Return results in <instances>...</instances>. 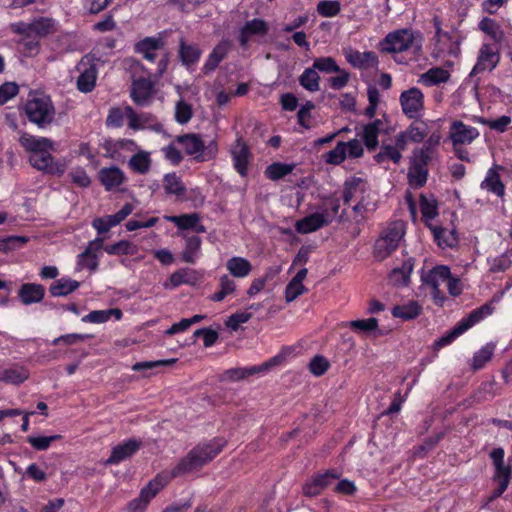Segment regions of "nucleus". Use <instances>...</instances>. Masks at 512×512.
<instances>
[{
    "mask_svg": "<svg viewBox=\"0 0 512 512\" xmlns=\"http://www.w3.org/2000/svg\"><path fill=\"white\" fill-rule=\"evenodd\" d=\"M430 229L439 247H453L457 243V238L454 231L437 226H433Z\"/></svg>",
    "mask_w": 512,
    "mask_h": 512,
    "instance_id": "nucleus-48",
    "label": "nucleus"
},
{
    "mask_svg": "<svg viewBox=\"0 0 512 512\" xmlns=\"http://www.w3.org/2000/svg\"><path fill=\"white\" fill-rule=\"evenodd\" d=\"M185 153L198 162H205L213 159L217 154V145L214 141L205 146L201 137L196 134H186L177 137Z\"/></svg>",
    "mask_w": 512,
    "mask_h": 512,
    "instance_id": "nucleus-7",
    "label": "nucleus"
},
{
    "mask_svg": "<svg viewBox=\"0 0 512 512\" xmlns=\"http://www.w3.org/2000/svg\"><path fill=\"white\" fill-rule=\"evenodd\" d=\"M20 51L26 57H32L38 53V41L30 36L22 38L19 42Z\"/></svg>",
    "mask_w": 512,
    "mask_h": 512,
    "instance_id": "nucleus-64",
    "label": "nucleus"
},
{
    "mask_svg": "<svg viewBox=\"0 0 512 512\" xmlns=\"http://www.w3.org/2000/svg\"><path fill=\"white\" fill-rule=\"evenodd\" d=\"M123 316V313L118 308H110L106 310H94L82 317V322L102 324L108 322L111 318L119 321Z\"/></svg>",
    "mask_w": 512,
    "mask_h": 512,
    "instance_id": "nucleus-34",
    "label": "nucleus"
},
{
    "mask_svg": "<svg viewBox=\"0 0 512 512\" xmlns=\"http://www.w3.org/2000/svg\"><path fill=\"white\" fill-rule=\"evenodd\" d=\"M164 218L174 223L181 230L193 229L200 220L197 213L183 214L180 216H165Z\"/></svg>",
    "mask_w": 512,
    "mask_h": 512,
    "instance_id": "nucleus-52",
    "label": "nucleus"
},
{
    "mask_svg": "<svg viewBox=\"0 0 512 512\" xmlns=\"http://www.w3.org/2000/svg\"><path fill=\"white\" fill-rule=\"evenodd\" d=\"M103 241V238L97 237L88 243L86 249L77 257L76 270L88 269L91 272L97 270L99 259L96 252L103 248Z\"/></svg>",
    "mask_w": 512,
    "mask_h": 512,
    "instance_id": "nucleus-14",
    "label": "nucleus"
},
{
    "mask_svg": "<svg viewBox=\"0 0 512 512\" xmlns=\"http://www.w3.org/2000/svg\"><path fill=\"white\" fill-rule=\"evenodd\" d=\"M300 85L309 92H317L320 89V76L312 66L306 68L299 76Z\"/></svg>",
    "mask_w": 512,
    "mask_h": 512,
    "instance_id": "nucleus-46",
    "label": "nucleus"
},
{
    "mask_svg": "<svg viewBox=\"0 0 512 512\" xmlns=\"http://www.w3.org/2000/svg\"><path fill=\"white\" fill-rule=\"evenodd\" d=\"M226 445L223 438H214L209 442L198 444L175 468L170 476L174 477L182 472L196 470L214 459Z\"/></svg>",
    "mask_w": 512,
    "mask_h": 512,
    "instance_id": "nucleus-3",
    "label": "nucleus"
},
{
    "mask_svg": "<svg viewBox=\"0 0 512 512\" xmlns=\"http://www.w3.org/2000/svg\"><path fill=\"white\" fill-rule=\"evenodd\" d=\"M421 311V305L417 301L412 300L407 303L394 306L391 313L395 318L408 321L416 318Z\"/></svg>",
    "mask_w": 512,
    "mask_h": 512,
    "instance_id": "nucleus-36",
    "label": "nucleus"
},
{
    "mask_svg": "<svg viewBox=\"0 0 512 512\" xmlns=\"http://www.w3.org/2000/svg\"><path fill=\"white\" fill-rule=\"evenodd\" d=\"M19 143L29 152V162L34 168L53 175L64 173V165L55 162L51 155L54 143L50 139L23 132L19 137Z\"/></svg>",
    "mask_w": 512,
    "mask_h": 512,
    "instance_id": "nucleus-2",
    "label": "nucleus"
},
{
    "mask_svg": "<svg viewBox=\"0 0 512 512\" xmlns=\"http://www.w3.org/2000/svg\"><path fill=\"white\" fill-rule=\"evenodd\" d=\"M500 54L498 49L491 44L484 43L480 47L477 62L473 67L472 73H481L492 71L498 65Z\"/></svg>",
    "mask_w": 512,
    "mask_h": 512,
    "instance_id": "nucleus-15",
    "label": "nucleus"
},
{
    "mask_svg": "<svg viewBox=\"0 0 512 512\" xmlns=\"http://www.w3.org/2000/svg\"><path fill=\"white\" fill-rule=\"evenodd\" d=\"M164 188L167 194L182 196L185 193V186L176 173H168L164 176Z\"/></svg>",
    "mask_w": 512,
    "mask_h": 512,
    "instance_id": "nucleus-50",
    "label": "nucleus"
},
{
    "mask_svg": "<svg viewBox=\"0 0 512 512\" xmlns=\"http://www.w3.org/2000/svg\"><path fill=\"white\" fill-rule=\"evenodd\" d=\"M280 360L281 356H275L260 365L230 369L226 371L225 377L232 381H238L254 374H263L272 367L276 366Z\"/></svg>",
    "mask_w": 512,
    "mask_h": 512,
    "instance_id": "nucleus-16",
    "label": "nucleus"
},
{
    "mask_svg": "<svg viewBox=\"0 0 512 512\" xmlns=\"http://www.w3.org/2000/svg\"><path fill=\"white\" fill-rule=\"evenodd\" d=\"M419 205L423 221L429 228L433 227L431 221L438 216V202L436 198L432 194H421Z\"/></svg>",
    "mask_w": 512,
    "mask_h": 512,
    "instance_id": "nucleus-28",
    "label": "nucleus"
},
{
    "mask_svg": "<svg viewBox=\"0 0 512 512\" xmlns=\"http://www.w3.org/2000/svg\"><path fill=\"white\" fill-rule=\"evenodd\" d=\"M479 135V130L476 127L462 121L455 120L450 125L449 138L453 147L470 145Z\"/></svg>",
    "mask_w": 512,
    "mask_h": 512,
    "instance_id": "nucleus-13",
    "label": "nucleus"
},
{
    "mask_svg": "<svg viewBox=\"0 0 512 512\" xmlns=\"http://www.w3.org/2000/svg\"><path fill=\"white\" fill-rule=\"evenodd\" d=\"M495 344L490 342L481 347L477 352L474 353L471 360V367L474 370H479L490 361L494 354Z\"/></svg>",
    "mask_w": 512,
    "mask_h": 512,
    "instance_id": "nucleus-47",
    "label": "nucleus"
},
{
    "mask_svg": "<svg viewBox=\"0 0 512 512\" xmlns=\"http://www.w3.org/2000/svg\"><path fill=\"white\" fill-rule=\"evenodd\" d=\"M450 73L448 70L441 67L430 68L425 73L419 76L418 82L424 86H436L448 82Z\"/></svg>",
    "mask_w": 512,
    "mask_h": 512,
    "instance_id": "nucleus-33",
    "label": "nucleus"
},
{
    "mask_svg": "<svg viewBox=\"0 0 512 512\" xmlns=\"http://www.w3.org/2000/svg\"><path fill=\"white\" fill-rule=\"evenodd\" d=\"M366 190V182L361 178L352 177L345 182L344 186V202L351 204L356 213L370 210L368 204L364 202V193Z\"/></svg>",
    "mask_w": 512,
    "mask_h": 512,
    "instance_id": "nucleus-10",
    "label": "nucleus"
},
{
    "mask_svg": "<svg viewBox=\"0 0 512 512\" xmlns=\"http://www.w3.org/2000/svg\"><path fill=\"white\" fill-rule=\"evenodd\" d=\"M343 54L346 61L358 69H368L378 64L377 56L372 51L360 52L353 48H346Z\"/></svg>",
    "mask_w": 512,
    "mask_h": 512,
    "instance_id": "nucleus-18",
    "label": "nucleus"
},
{
    "mask_svg": "<svg viewBox=\"0 0 512 512\" xmlns=\"http://www.w3.org/2000/svg\"><path fill=\"white\" fill-rule=\"evenodd\" d=\"M228 275L232 278L244 279L252 272L251 262L241 256H233L226 261L225 264Z\"/></svg>",
    "mask_w": 512,
    "mask_h": 512,
    "instance_id": "nucleus-24",
    "label": "nucleus"
},
{
    "mask_svg": "<svg viewBox=\"0 0 512 512\" xmlns=\"http://www.w3.org/2000/svg\"><path fill=\"white\" fill-rule=\"evenodd\" d=\"M308 270L306 268L300 269L297 274L289 281L285 289V300L290 303L297 297L306 292L303 281L307 277Z\"/></svg>",
    "mask_w": 512,
    "mask_h": 512,
    "instance_id": "nucleus-26",
    "label": "nucleus"
},
{
    "mask_svg": "<svg viewBox=\"0 0 512 512\" xmlns=\"http://www.w3.org/2000/svg\"><path fill=\"white\" fill-rule=\"evenodd\" d=\"M237 292V283L228 274H223L218 279V289L209 299L213 302H222L227 297H233Z\"/></svg>",
    "mask_w": 512,
    "mask_h": 512,
    "instance_id": "nucleus-25",
    "label": "nucleus"
},
{
    "mask_svg": "<svg viewBox=\"0 0 512 512\" xmlns=\"http://www.w3.org/2000/svg\"><path fill=\"white\" fill-rule=\"evenodd\" d=\"M313 67L315 68L316 71L327 74L336 73L337 71H340V66L332 57L316 58L313 62Z\"/></svg>",
    "mask_w": 512,
    "mask_h": 512,
    "instance_id": "nucleus-56",
    "label": "nucleus"
},
{
    "mask_svg": "<svg viewBox=\"0 0 512 512\" xmlns=\"http://www.w3.org/2000/svg\"><path fill=\"white\" fill-rule=\"evenodd\" d=\"M44 295L45 289L40 284L26 283L19 290V298L26 305L42 301Z\"/></svg>",
    "mask_w": 512,
    "mask_h": 512,
    "instance_id": "nucleus-32",
    "label": "nucleus"
},
{
    "mask_svg": "<svg viewBox=\"0 0 512 512\" xmlns=\"http://www.w3.org/2000/svg\"><path fill=\"white\" fill-rule=\"evenodd\" d=\"M25 113L30 122L43 128L55 118V108L50 97L43 94L30 95L25 104Z\"/></svg>",
    "mask_w": 512,
    "mask_h": 512,
    "instance_id": "nucleus-4",
    "label": "nucleus"
},
{
    "mask_svg": "<svg viewBox=\"0 0 512 512\" xmlns=\"http://www.w3.org/2000/svg\"><path fill=\"white\" fill-rule=\"evenodd\" d=\"M481 122L487 125L490 129L503 133L507 130L508 126L511 124L512 119L510 116L502 115L496 119H483Z\"/></svg>",
    "mask_w": 512,
    "mask_h": 512,
    "instance_id": "nucleus-60",
    "label": "nucleus"
},
{
    "mask_svg": "<svg viewBox=\"0 0 512 512\" xmlns=\"http://www.w3.org/2000/svg\"><path fill=\"white\" fill-rule=\"evenodd\" d=\"M171 478L169 473L158 474L142 488L139 497L129 502L127 512H144L149 502L168 484Z\"/></svg>",
    "mask_w": 512,
    "mask_h": 512,
    "instance_id": "nucleus-8",
    "label": "nucleus"
},
{
    "mask_svg": "<svg viewBox=\"0 0 512 512\" xmlns=\"http://www.w3.org/2000/svg\"><path fill=\"white\" fill-rule=\"evenodd\" d=\"M123 69L128 73L132 79H143L150 76L144 66L134 58H126L122 62Z\"/></svg>",
    "mask_w": 512,
    "mask_h": 512,
    "instance_id": "nucleus-49",
    "label": "nucleus"
},
{
    "mask_svg": "<svg viewBox=\"0 0 512 512\" xmlns=\"http://www.w3.org/2000/svg\"><path fill=\"white\" fill-rule=\"evenodd\" d=\"M79 286L80 283L78 281L68 277H62L51 284L49 291L54 297H63L74 292Z\"/></svg>",
    "mask_w": 512,
    "mask_h": 512,
    "instance_id": "nucleus-37",
    "label": "nucleus"
},
{
    "mask_svg": "<svg viewBox=\"0 0 512 512\" xmlns=\"http://www.w3.org/2000/svg\"><path fill=\"white\" fill-rule=\"evenodd\" d=\"M326 163L332 165L341 164L346 158L347 154L344 149V142L340 141L337 143L336 147L329 152H327L324 156Z\"/></svg>",
    "mask_w": 512,
    "mask_h": 512,
    "instance_id": "nucleus-58",
    "label": "nucleus"
},
{
    "mask_svg": "<svg viewBox=\"0 0 512 512\" xmlns=\"http://www.w3.org/2000/svg\"><path fill=\"white\" fill-rule=\"evenodd\" d=\"M96 76L97 71L94 66H89L88 68L81 71L77 79L78 90L83 93L91 92L95 87Z\"/></svg>",
    "mask_w": 512,
    "mask_h": 512,
    "instance_id": "nucleus-45",
    "label": "nucleus"
},
{
    "mask_svg": "<svg viewBox=\"0 0 512 512\" xmlns=\"http://www.w3.org/2000/svg\"><path fill=\"white\" fill-rule=\"evenodd\" d=\"M269 30L268 24L263 19H252L247 21L240 29L239 42L242 47H246L254 36H264Z\"/></svg>",
    "mask_w": 512,
    "mask_h": 512,
    "instance_id": "nucleus-19",
    "label": "nucleus"
},
{
    "mask_svg": "<svg viewBox=\"0 0 512 512\" xmlns=\"http://www.w3.org/2000/svg\"><path fill=\"white\" fill-rule=\"evenodd\" d=\"M152 160L149 152L144 150H139L136 152L128 162L131 170L138 174H146L149 172L151 168Z\"/></svg>",
    "mask_w": 512,
    "mask_h": 512,
    "instance_id": "nucleus-40",
    "label": "nucleus"
},
{
    "mask_svg": "<svg viewBox=\"0 0 512 512\" xmlns=\"http://www.w3.org/2000/svg\"><path fill=\"white\" fill-rule=\"evenodd\" d=\"M201 255V239L198 236L186 238L182 260L186 263H195Z\"/></svg>",
    "mask_w": 512,
    "mask_h": 512,
    "instance_id": "nucleus-41",
    "label": "nucleus"
},
{
    "mask_svg": "<svg viewBox=\"0 0 512 512\" xmlns=\"http://www.w3.org/2000/svg\"><path fill=\"white\" fill-rule=\"evenodd\" d=\"M402 158L401 152L399 148L395 147L393 144H384L381 147L380 152L376 155V159L378 162L384 161L386 159L392 160L394 163H398Z\"/></svg>",
    "mask_w": 512,
    "mask_h": 512,
    "instance_id": "nucleus-57",
    "label": "nucleus"
},
{
    "mask_svg": "<svg viewBox=\"0 0 512 512\" xmlns=\"http://www.w3.org/2000/svg\"><path fill=\"white\" fill-rule=\"evenodd\" d=\"M29 370L20 364L0 366V381L7 384L19 385L29 378Z\"/></svg>",
    "mask_w": 512,
    "mask_h": 512,
    "instance_id": "nucleus-21",
    "label": "nucleus"
},
{
    "mask_svg": "<svg viewBox=\"0 0 512 512\" xmlns=\"http://www.w3.org/2000/svg\"><path fill=\"white\" fill-rule=\"evenodd\" d=\"M99 179L106 190L119 187L125 180L123 171L116 167L102 168L99 172Z\"/></svg>",
    "mask_w": 512,
    "mask_h": 512,
    "instance_id": "nucleus-29",
    "label": "nucleus"
},
{
    "mask_svg": "<svg viewBox=\"0 0 512 512\" xmlns=\"http://www.w3.org/2000/svg\"><path fill=\"white\" fill-rule=\"evenodd\" d=\"M339 204L332 202L331 207H320L316 212L295 222V230L300 234L315 232L331 223L338 214Z\"/></svg>",
    "mask_w": 512,
    "mask_h": 512,
    "instance_id": "nucleus-6",
    "label": "nucleus"
},
{
    "mask_svg": "<svg viewBox=\"0 0 512 512\" xmlns=\"http://www.w3.org/2000/svg\"><path fill=\"white\" fill-rule=\"evenodd\" d=\"M295 167V163L274 162L266 167L264 175L269 180L277 181L291 174Z\"/></svg>",
    "mask_w": 512,
    "mask_h": 512,
    "instance_id": "nucleus-39",
    "label": "nucleus"
},
{
    "mask_svg": "<svg viewBox=\"0 0 512 512\" xmlns=\"http://www.w3.org/2000/svg\"><path fill=\"white\" fill-rule=\"evenodd\" d=\"M428 162L425 151H414L408 168V183L412 188L425 185L428 177Z\"/></svg>",
    "mask_w": 512,
    "mask_h": 512,
    "instance_id": "nucleus-11",
    "label": "nucleus"
},
{
    "mask_svg": "<svg viewBox=\"0 0 512 512\" xmlns=\"http://www.w3.org/2000/svg\"><path fill=\"white\" fill-rule=\"evenodd\" d=\"M230 155L234 169L240 176L246 177L248 174V166L252 160V153L241 137L237 138L231 145Z\"/></svg>",
    "mask_w": 512,
    "mask_h": 512,
    "instance_id": "nucleus-12",
    "label": "nucleus"
},
{
    "mask_svg": "<svg viewBox=\"0 0 512 512\" xmlns=\"http://www.w3.org/2000/svg\"><path fill=\"white\" fill-rule=\"evenodd\" d=\"M61 435L55 434L51 436H43V435H31L27 437V442L37 451H45L47 450L51 443L59 440Z\"/></svg>",
    "mask_w": 512,
    "mask_h": 512,
    "instance_id": "nucleus-53",
    "label": "nucleus"
},
{
    "mask_svg": "<svg viewBox=\"0 0 512 512\" xmlns=\"http://www.w3.org/2000/svg\"><path fill=\"white\" fill-rule=\"evenodd\" d=\"M414 261L411 257L406 258L400 267H395L389 274V280L393 285L404 286L410 280L413 271Z\"/></svg>",
    "mask_w": 512,
    "mask_h": 512,
    "instance_id": "nucleus-30",
    "label": "nucleus"
},
{
    "mask_svg": "<svg viewBox=\"0 0 512 512\" xmlns=\"http://www.w3.org/2000/svg\"><path fill=\"white\" fill-rule=\"evenodd\" d=\"M153 94V83L150 76L143 79H135L132 82L131 98L139 106L149 104Z\"/></svg>",
    "mask_w": 512,
    "mask_h": 512,
    "instance_id": "nucleus-20",
    "label": "nucleus"
},
{
    "mask_svg": "<svg viewBox=\"0 0 512 512\" xmlns=\"http://www.w3.org/2000/svg\"><path fill=\"white\" fill-rule=\"evenodd\" d=\"M341 11V4L337 0H323L317 4V12L323 17H334Z\"/></svg>",
    "mask_w": 512,
    "mask_h": 512,
    "instance_id": "nucleus-55",
    "label": "nucleus"
},
{
    "mask_svg": "<svg viewBox=\"0 0 512 512\" xmlns=\"http://www.w3.org/2000/svg\"><path fill=\"white\" fill-rule=\"evenodd\" d=\"M200 274L190 268H182L175 271L166 281L163 286L165 289H174L180 285H196L200 280Z\"/></svg>",
    "mask_w": 512,
    "mask_h": 512,
    "instance_id": "nucleus-22",
    "label": "nucleus"
},
{
    "mask_svg": "<svg viewBox=\"0 0 512 512\" xmlns=\"http://www.w3.org/2000/svg\"><path fill=\"white\" fill-rule=\"evenodd\" d=\"M162 44L160 38L147 37L136 43L135 50L143 55L146 60L154 62L157 58V51L162 47Z\"/></svg>",
    "mask_w": 512,
    "mask_h": 512,
    "instance_id": "nucleus-31",
    "label": "nucleus"
},
{
    "mask_svg": "<svg viewBox=\"0 0 512 512\" xmlns=\"http://www.w3.org/2000/svg\"><path fill=\"white\" fill-rule=\"evenodd\" d=\"M502 169L499 165H493L488 169L484 180L481 182L480 187L498 197H503L505 193V186L501 181L499 171Z\"/></svg>",
    "mask_w": 512,
    "mask_h": 512,
    "instance_id": "nucleus-23",
    "label": "nucleus"
},
{
    "mask_svg": "<svg viewBox=\"0 0 512 512\" xmlns=\"http://www.w3.org/2000/svg\"><path fill=\"white\" fill-rule=\"evenodd\" d=\"M336 76L330 77L328 80L329 86L334 90L343 89L350 80V73L340 67V71L336 72Z\"/></svg>",
    "mask_w": 512,
    "mask_h": 512,
    "instance_id": "nucleus-63",
    "label": "nucleus"
},
{
    "mask_svg": "<svg viewBox=\"0 0 512 512\" xmlns=\"http://www.w3.org/2000/svg\"><path fill=\"white\" fill-rule=\"evenodd\" d=\"M346 325L349 326L355 332L370 333L372 331L377 330L378 320L373 317L362 320H352L347 322Z\"/></svg>",
    "mask_w": 512,
    "mask_h": 512,
    "instance_id": "nucleus-54",
    "label": "nucleus"
},
{
    "mask_svg": "<svg viewBox=\"0 0 512 512\" xmlns=\"http://www.w3.org/2000/svg\"><path fill=\"white\" fill-rule=\"evenodd\" d=\"M493 310L494 308L490 304H485L480 308L473 310L467 317L461 319L451 331L436 340L434 343L435 348L440 349L451 344L457 337L462 335L468 329L491 315Z\"/></svg>",
    "mask_w": 512,
    "mask_h": 512,
    "instance_id": "nucleus-5",
    "label": "nucleus"
},
{
    "mask_svg": "<svg viewBox=\"0 0 512 512\" xmlns=\"http://www.w3.org/2000/svg\"><path fill=\"white\" fill-rule=\"evenodd\" d=\"M399 101L402 112L410 119H419L424 111V94L416 87H412L400 94Z\"/></svg>",
    "mask_w": 512,
    "mask_h": 512,
    "instance_id": "nucleus-9",
    "label": "nucleus"
},
{
    "mask_svg": "<svg viewBox=\"0 0 512 512\" xmlns=\"http://www.w3.org/2000/svg\"><path fill=\"white\" fill-rule=\"evenodd\" d=\"M382 53L390 54L398 63H403L404 54L418 57L423 49V36L411 28H400L389 32L378 44Z\"/></svg>",
    "mask_w": 512,
    "mask_h": 512,
    "instance_id": "nucleus-1",
    "label": "nucleus"
},
{
    "mask_svg": "<svg viewBox=\"0 0 512 512\" xmlns=\"http://www.w3.org/2000/svg\"><path fill=\"white\" fill-rule=\"evenodd\" d=\"M201 50L197 45L187 44L184 41L180 42L179 54L182 63L189 67L198 62L201 56Z\"/></svg>",
    "mask_w": 512,
    "mask_h": 512,
    "instance_id": "nucleus-44",
    "label": "nucleus"
},
{
    "mask_svg": "<svg viewBox=\"0 0 512 512\" xmlns=\"http://www.w3.org/2000/svg\"><path fill=\"white\" fill-rule=\"evenodd\" d=\"M54 22L49 18H39L31 22V33L45 35L53 28Z\"/></svg>",
    "mask_w": 512,
    "mask_h": 512,
    "instance_id": "nucleus-62",
    "label": "nucleus"
},
{
    "mask_svg": "<svg viewBox=\"0 0 512 512\" xmlns=\"http://www.w3.org/2000/svg\"><path fill=\"white\" fill-rule=\"evenodd\" d=\"M404 234V223L402 221H395L387 226V228L383 231L380 237L382 239H385L386 242L388 241L397 248Z\"/></svg>",
    "mask_w": 512,
    "mask_h": 512,
    "instance_id": "nucleus-42",
    "label": "nucleus"
},
{
    "mask_svg": "<svg viewBox=\"0 0 512 512\" xmlns=\"http://www.w3.org/2000/svg\"><path fill=\"white\" fill-rule=\"evenodd\" d=\"M141 441L137 439H128L112 448L110 457L105 461V465H117L122 461L134 455L141 446Z\"/></svg>",
    "mask_w": 512,
    "mask_h": 512,
    "instance_id": "nucleus-17",
    "label": "nucleus"
},
{
    "mask_svg": "<svg viewBox=\"0 0 512 512\" xmlns=\"http://www.w3.org/2000/svg\"><path fill=\"white\" fill-rule=\"evenodd\" d=\"M104 251L109 255L132 256L138 253V246L128 240H121L115 244L106 245Z\"/></svg>",
    "mask_w": 512,
    "mask_h": 512,
    "instance_id": "nucleus-43",
    "label": "nucleus"
},
{
    "mask_svg": "<svg viewBox=\"0 0 512 512\" xmlns=\"http://www.w3.org/2000/svg\"><path fill=\"white\" fill-rule=\"evenodd\" d=\"M395 249L396 247L394 245L379 237L374 245V256L377 260L382 261L386 259Z\"/></svg>",
    "mask_w": 512,
    "mask_h": 512,
    "instance_id": "nucleus-59",
    "label": "nucleus"
},
{
    "mask_svg": "<svg viewBox=\"0 0 512 512\" xmlns=\"http://www.w3.org/2000/svg\"><path fill=\"white\" fill-rule=\"evenodd\" d=\"M384 129V123L380 119H376L363 127V140L369 150H373L378 146L379 133L384 131Z\"/></svg>",
    "mask_w": 512,
    "mask_h": 512,
    "instance_id": "nucleus-35",
    "label": "nucleus"
},
{
    "mask_svg": "<svg viewBox=\"0 0 512 512\" xmlns=\"http://www.w3.org/2000/svg\"><path fill=\"white\" fill-rule=\"evenodd\" d=\"M450 276V269L447 266H435L421 275L422 282L430 288H439Z\"/></svg>",
    "mask_w": 512,
    "mask_h": 512,
    "instance_id": "nucleus-27",
    "label": "nucleus"
},
{
    "mask_svg": "<svg viewBox=\"0 0 512 512\" xmlns=\"http://www.w3.org/2000/svg\"><path fill=\"white\" fill-rule=\"evenodd\" d=\"M125 118L128 125L134 130L145 129L148 127L149 115L137 114L131 107H125Z\"/></svg>",
    "mask_w": 512,
    "mask_h": 512,
    "instance_id": "nucleus-51",
    "label": "nucleus"
},
{
    "mask_svg": "<svg viewBox=\"0 0 512 512\" xmlns=\"http://www.w3.org/2000/svg\"><path fill=\"white\" fill-rule=\"evenodd\" d=\"M192 117V108L191 105L180 100L176 104L175 108V119L180 124H186Z\"/></svg>",
    "mask_w": 512,
    "mask_h": 512,
    "instance_id": "nucleus-61",
    "label": "nucleus"
},
{
    "mask_svg": "<svg viewBox=\"0 0 512 512\" xmlns=\"http://www.w3.org/2000/svg\"><path fill=\"white\" fill-rule=\"evenodd\" d=\"M230 49V42L228 40H222L209 54L205 64V71H213L218 64L226 57Z\"/></svg>",
    "mask_w": 512,
    "mask_h": 512,
    "instance_id": "nucleus-38",
    "label": "nucleus"
}]
</instances>
